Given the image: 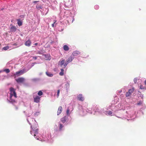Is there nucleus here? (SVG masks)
I'll list each match as a JSON object with an SVG mask.
<instances>
[{"label": "nucleus", "mask_w": 146, "mask_h": 146, "mask_svg": "<svg viewBox=\"0 0 146 146\" xmlns=\"http://www.w3.org/2000/svg\"><path fill=\"white\" fill-rule=\"evenodd\" d=\"M63 49L65 51H67L69 49L68 46L66 45H64L63 46Z\"/></svg>", "instance_id": "26"}, {"label": "nucleus", "mask_w": 146, "mask_h": 146, "mask_svg": "<svg viewBox=\"0 0 146 146\" xmlns=\"http://www.w3.org/2000/svg\"><path fill=\"white\" fill-rule=\"evenodd\" d=\"M119 93H121L122 92V90H120V91H119Z\"/></svg>", "instance_id": "53"}, {"label": "nucleus", "mask_w": 146, "mask_h": 146, "mask_svg": "<svg viewBox=\"0 0 146 146\" xmlns=\"http://www.w3.org/2000/svg\"><path fill=\"white\" fill-rule=\"evenodd\" d=\"M16 81L18 83H22L24 81V78H19L16 79Z\"/></svg>", "instance_id": "20"}, {"label": "nucleus", "mask_w": 146, "mask_h": 146, "mask_svg": "<svg viewBox=\"0 0 146 146\" xmlns=\"http://www.w3.org/2000/svg\"><path fill=\"white\" fill-rule=\"evenodd\" d=\"M68 12V13H69V12L68 11H65L64 12V13L65 14H66V13H67V12Z\"/></svg>", "instance_id": "52"}, {"label": "nucleus", "mask_w": 146, "mask_h": 146, "mask_svg": "<svg viewBox=\"0 0 146 146\" xmlns=\"http://www.w3.org/2000/svg\"><path fill=\"white\" fill-rule=\"evenodd\" d=\"M72 110H70V109L69 108H68L67 111H66V116H68V117L70 116V113H71L72 111L73 110V108H71Z\"/></svg>", "instance_id": "16"}, {"label": "nucleus", "mask_w": 146, "mask_h": 146, "mask_svg": "<svg viewBox=\"0 0 146 146\" xmlns=\"http://www.w3.org/2000/svg\"><path fill=\"white\" fill-rule=\"evenodd\" d=\"M104 109H102L98 106H96L93 107V111H94V113L95 114V113H102L103 112Z\"/></svg>", "instance_id": "5"}, {"label": "nucleus", "mask_w": 146, "mask_h": 146, "mask_svg": "<svg viewBox=\"0 0 146 146\" xmlns=\"http://www.w3.org/2000/svg\"><path fill=\"white\" fill-rule=\"evenodd\" d=\"M58 127V132L62 131L64 129V125L62 124L60 122L59 123Z\"/></svg>", "instance_id": "9"}, {"label": "nucleus", "mask_w": 146, "mask_h": 146, "mask_svg": "<svg viewBox=\"0 0 146 146\" xmlns=\"http://www.w3.org/2000/svg\"><path fill=\"white\" fill-rule=\"evenodd\" d=\"M103 113L108 116H111L114 115V113L111 111L106 110L105 108L104 109Z\"/></svg>", "instance_id": "8"}, {"label": "nucleus", "mask_w": 146, "mask_h": 146, "mask_svg": "<svg viewBox=\"0 0 146 146\" xmlns=\"http://www.w3.org/2000/svg\"><path fill=\"white\" fill-rule=\"evenodd\" d=\"M69 120L68 117V116H65L62 118L60 119L61 122L62 123H64L65 122H67Z\"/></svg>", "instance_id": "10"}, {"label": "nucleus", "mask_w": 146, "mask_h": 146, "mask_svg": "<svg viewBox=\"0 0 146 146\" xmlns=\"http://www.w3.org/2000/svg\"><path fill=\"white\" fill-rule=\"evenodd\" d=\"M53 10H55V8H53Z\"/></svg>", "instance_id": "61"}, {"label": "nucleus", "mask_w": 146, "mask_h": 146, "mask_svg": "<svg viewBox=\"0 0 146 146\" xmlns=\"http://www.w3.org/2000/svg\"><path fill=\"white\" fill-rule=\"evenodd\" d=\"M39 2V1H34L33 2V3L34 4H36L37 2Z\"/></svg>", "instance_id": "49"}, {"label": "nucleus", "mask_w": 146, "mask_h": 146, "mask_svg": "<svg viewBox=\"0 0 146 146\" xmlns=\"http://www.w3.org/2000/svg\"><path fill=\"white\" fill-rule=\"evenodd\" d=\"M43 94V93L42 90H40L38 93V96H41Z\"/></svg>", "instance_id": "34"}, {"label": "nucleus", "mask_w": 146, "mask_h": 146, "mask_svg": "<svg viewBox=\"0 0 146 146\" xmlns=\"http://www.w3.org/2000/svg\"><path fill=\"white\" fill-rule=\"evenodd\" d=\"M66 83H67V84H68V85H69V82H66Z\"/></svg>", "instance_id": "59"}, {"label": "nucleus", "mask_w": 146, "mask_h": 146, "mask_svg": "<svg viewBox=\"0 0 146 146\" xmlns=\"http://www.w3.org/2000/svg\"><path fill=\"white\" fill-rule=\"evenodd\" d=\"M77 99L79 101H83L84 100V98L82 94H80L77 96Z\"/></svg>", "instance_id": "13"}, {"label": "nucleus", "mask_w": 146, "mask_h": 146, "mask_svg": "<svg viewBox=\"0 0 146 146\" xmlns=\"http://www.w3.org/2000/svg\"><path fill=\"white\" fill-rule=\"evenodd\" d=\"M36 8L38 9H42V7L41 5H37L36 6Z\"/></svg>", "instance_id": "38"}, {"label": "nucleus", "mask_w": 146, "mask_h": 146, "mask_svg": "<svg viewBox=\"0 0 146 146\" xmlns=\"http://www.w3.org/2000/svg\"><path fill=\"white\" fill-rule=\"evenodd\" d=\"M144 83L146 85V80L145 81Z\"/></svg>", "instance_id": "56"}, {"label": "nucleus", "mask_w": 146, "mask_h": 146, "mask_svg": "<svg viewBox=\"0 0 146 146\" xmlns=\"http://www.w3.org/2000/svg\"><path fill=\"white\" fill-rule=\"evenodd\" d=\"M62 108L61 106H59V108H58V111H57V115H59L61 113V112L62 111Z\"/></svg>", "instance_id": "21"}, {"label": "nucleus", "mask_w": 146, "mask_h": 146, "mask_svg": "<svg viewBox=\"0 0 146 146\" xmlns=\"http://www.w3.org/2000/svg\"><path fill=\"white\" fill-rule=\"evenodd\" d=\"M17 23L19 26H20L22 25V21H21L20 19H17Z\"/></svg>", "instance_id": "25"}, {"label": "nucleus", "mask_w": 146, "mask_h": 146, "mask_svg": "<svg viewBox=\"0 0 146 146\" xmlns=\"http://www.w3.org/2000/svg\"><path fill=\"white\" fill-rule=\"evenodd\" d=\"M139 88L141 89V90L146 89V88H145V87L142 85H140Z\"/></svg>", "instance_id": "37"}, {"label": "nucleus", "mask_w": 146, "mask_h": 146, "mask_svg": "<svg viewBox=\"0 0 146 146\" xmlns=\"http://www.w3.org/2000/svg\"><path fill=\"white\" fill-rule=\"evenodd\" d=\"M60 92V90H57V97L58 98L59 96V94Z\"/></svg>", "instance_id": "45"}, {"label": "nucleus", "mask_w": 146, "mask_h": 146, "mask_svg": "<svg viewBox=\"0 0 146 146\" xmlns=\"http://www.w3.org/2000/svg\"><path fill=\"white\" fill-rule=\"evenodd\" d=\"M25 111H24V113H25Z\"/></svg>", "instance_id": "64"}, {"label": "nucleus", "mask_w": 146, "mask_h": 146, "mask_svg": "<svg viewBox=\"0 0 146 146\" xmlns=\"http://www.w3.org/2000/svg\"><path fill=\"white\" fill-rule=\"evenodd\" d=\"M15 109L16 110H17L18 109V108L17 107H15Z\"/></svg>", "instance_id": "55"}, {"label": "nucleus", "mask_w": 146, "mask_h": 146, "mask_svg": "<svg viewBox=\"0 0 146 146\" xmlns=\"http://www.w3.org/2000/svg\"><path fill=\"white\" fill-rule=\"evenodd\" d=\"M112 102V103L107 106L106 108H104L105 110H111L112 111H115V105L114 104V103Z\"/></svg>", "instance_id": "6"}, {"label": "nucleus", "mask_w": 146, "mask_h": 146, "mask_svg": "<svg viewBox=\"0 0 146 146\" xmlns=\"http://www.w3.org/2000/svg\"><path fill=\"white\" fill-rule=\"evenodd\" d=\"M42 73H40L39 74V75H42Z\"/></svg>", "instance_id": "58"}, {"label": "nucleus", "mask_w": 146, "mask_h": 146, "mask_svg": "<svg viewBox=\"0 0 146 146\" xmlns=\"http://www.w3.org/2000/svg\"><path fill=\"white\" fill-rule=\"evenodd\" d=\"M32 67V66H30L29 65H28L27 66V69L25 68L23 69L24 70H25V72H26L27 71H28L29 70H30Z\"/></svg>", "instance_id": "30"}, {"label": "nucleus", "mask_w": 146, "mask_h": 146, "mask_svg": "<svg viewBox=\"0 0 146 146\" xmlns=\"http://www.w3.org/2000/svg\"><path fill=\"white\" fill-rule=\"evenodd\" d=\"M31 113H30L29 114V115H28V116L29 117L30 115H31Z\"/></svg>", "instance_id": "57"}, {"label": "nucleus", "mask_w": 146, "mask_h": 146, "mask_svg": "<svg viewBox=\"0 0 146 146\" xmlns=\"http://www.w3.org/2000/svg\"><path fill=\"white\" fill-rule=\"evenodd\" d=\"M33 59L35 60L37 59V57L36 56H33Z\"/></svg>", "instance_id": "48"}, {"label": "nucleus", "mask_w": 146, "mask_h": 146, "mask_svg": "<svg viewBox=\"0 0 146 146\" xmlns=\"http://www.w3.org/2000/svg\"><path fill=\"white\" fill-rule=\"evenodd\" d=\"M81 52L78 50H75L73 51L72 54L71 55H72L74 57L75 56H76L80 54Z\"/></svg>", "instance_id": "15"}, {"label": "nucleus", "mask_w": 146, "mask_h": 146, "mask_svg": "<svg viewBox=\"0 0 146 146\" xmlns=\"http://www.w3.org/2000/svg\"><path fill=\"white\" fill-rule=\"evenodd\" d=\"M82 112V114H81L82 115H84L86 113V109H82V110L80 111V113H81V112Z\"/></svg>", "instance_id": "31"}, {"label": "nucleus", "mask_w": 146, "mask_h": 146, "mask_svg": "<svg viewBox=\"0 0 146 146\" xmlns=\"http://www.w3.org/2000/svg\"><path fill=\"white\" fill-rule=\"evenodd\" d=\"M65 59L63 58L61 59L58 62V66H60L62 68Z\"/></svg>", "instance_id": "12"}, {"label": "nucleus", "mask_w": 146, "mask_h": 146, "mask_svg": "<svg viewBox=\"0 0 146 146\" xmlns=\"http://www.w3.org/2000/svg\"><path fill=\"white\" fill-rule=\"evenodd\" d=\"M40 114V113L39 112H36L35 113V116H37Z\"/></svg>", "instance_id": "42"}, {"label": "nucleus", "mask_w": 146, "mask_h": 146, "mask_svg": "<svg viewBox=\"0 0 146 146\" xmlns=\"http://www.w3.org/2000/svg\"><path fill=\"white\" fill-rule=\"evenodd\" d=\"M31 42L30 40H28L27 41H26L25 43V45L27 46H30L31 44Z\"/></svg>", "instance_id": "24"}, {"label": "nucleus", "mask_w": 146, "mask_h": 146, "mask_svg": "<svg viewBox=\"0 0 146 146\" xmlns=\"http://www.w3.org/2000/svg\"><path fill=\"white\" fill-rule=\"evenodd\" d=\"M64 30V28L62 27H59L58 29V31L61 32Z\"/></svg>", "instance_id": "35"}, {"label": "nucleus", "mask_w": 146, "mask_h": 146, "mask_svg": "<svg viewBox=\"0 0 146 146\" xmlns=\"http://www.w3.org/2000/svg\"><path fill=\"white\" fill-rule=\"evenodd\" d=\"M34 100V102L36 103H39L40 102L41 97L38 96H36L35 97L33 96Z\"/></svg>", "instance_id": "14"}, {"label": "nucleus", "mask_w": 146, "mask_h": 146, "mask_svg": "<svg viewBox=\"0 0 146 146\" xmlns=\"http://www.w3.org/2000/svg\"><path fill=\"white\" fill-rule=\"evenodd\" d=\"M88 57V55L86 56V57H84V58H87V57Z\"/></svg>", "instance_id": "60"}, {"label": "nucleus", "mask_w": 146, "mask_h": 146, "mask_svg": "<svg viewBox=\"0 0 146 146\" xmlns=\"http://www.w3.org/2000/svg\"><path fill=\"white\" fill-rule=\"evenodd\" d=\"M117 117H118V118H121V117H117Z\"/></svg>", "instance_id": "63"}, {"label": "nucleus", "mask_w": 146, "mask_h": 146, "mask_svg": "<svg viewBox=\"0 0 146 146\" xmlns=\"http://www.w3.org/2000/svg\"><path fill=\"white\" fill-rule=\"evenodd\" d=\"M10 96L9 99H7V100L10 103L13 104H14L17 102L15 99L17 98V94L15 91V90L13 88H10Z\"/></svg>", "instance_id": "3"}, {"label": "nucleus", "mask_w": 146, "mask_h": 146, "mask_svg": "<svg viewBox=\"0 0 146 146\" xmlns=\"http://www.w3.org/2000/svg\"><path fill=\"white\" fill-rule=\"evenodd\" d=\"M39 63H38V62H35L31 64L32 66L33 67L35 64H39Z\"/></svg>", "instance_id": "44"}, {"label": "nucleus", "mask_w": 146, "mask_h": 146, "mask_svg": "<svg viewBox=\"0 0 146 146\" xmlns=\"http://www.w3.org/2000/svg\"><path fill=\"white\" fill-rule=\"evenodd\" d=\"M138 97H140L142 99H143V94H141V93H140V94H138Z\"/></svg>", "instance_id": "36"}, {"label": "nucleus", "mask_w": 146, "mask_h": 146, "mask_svg": "<svg viewBox=\"0 0 146 146\" xmlns=\"http://www.w3.org/2000/svg\"><path fill=\"white\" fill-rule=\"evenodd\" d=\"M32 121L34 120L35 122L34 124L32 125L29 122L28 118H27V120L29 124L31 125V128L30 133L31 134L34 136V137L36 139L41 141H50L51 142V139H52L50 133L48 132L45 133V135L43 134L40 135L38 133V125L36 122L35 119H32Z\"/></svg>", "instance_id": "1"}, {"label": "nucleus", "mask_w": 146, "mask_h": 146, "mask_svg": "<svg viewBox=\"0 0 146 146\" xmlns=\"http://www.w3.org/2000/svg\"><path fill=\"white\" fill-rule=\"evenodd\" d=\"M4 71L7 73H9L10 71L9 69L8 68H6L4 70Z\"/></svg>", "instance_id": "40"}, {"label": "nucleus", "mask_w": 146, "mask_h": 146, "mask_svg": "<svg viewBox=\"0 0 146 146\" xmlns=\"http://www.w3.org/2000/svg\"><path fill=\"white\" fill-rule=\"evenodd\" d=\"M142 107L140 108V110L137 112V113L136 115L135 114H131L132 117L131 120H133L136 117H139L141 115H142L144 114V112L143 110H145L146 108V106L145 104L142 105Z\"/></svg>", "instance_id": "4"}, {"label": "nucleus", "mask_w": 146, "mask_h": 146, "mask_svg": "<svg viewBox=\"0 0 146 146\" xmlns=\"http://www.w3.org/2000/svg\"><path fill=\"white\" fill-rule=\"evenodd\" d=\"M68 64V62L66 61L64 63V64L63 65L62 68H65Z\"/></svg>", "instance_id": "33"}, {"label": "nucleus", "mask_w": 146, "mask_h": 146, "mask_svg": "<svg viewBox=\"0 0 146 146\" xmlns=\"http://www.w3.org/2000/svg\"><path fill=\"white\" fill-rule=\"evenodd\" d=\"M144 104H143V100H139L137 102V105L138 106H142V105H143Z\"/></svg>", "instance_id": "28"}, {"label": "nucleus", "mask_w": 146, "mask_h": 146, "mask_svg": "<svg viewBox=\"0 0 146 146\" xmlns=\"http://www.w3.org/2000/svg\"><path fill=\"white\" fill-rule=\"evenodd\" d=\"M38 53L40 54H42V53L40 51H38Z\"/></svg>", "instance_id": "51"}, {"label": "nucleus", "mask_w": 146, "mask_h": 146, "mask_svg": "<svg viewBox=\"0 0 146 146\" xmlns=\"http://www.w3.org/2000/svg\"><path fill=\"white\" fill-rule=\"evenodd\" d=\"M46 74L47 76L48 77H52L53 76V74L48 71L46 72Z\"/></svg>", "instance_id": "27"}, {"label": "nucleus", "mask_w": 146, "mask_h": 146, "mask_svg": "<svg viewBox=\"0 0 146 146\" xmlns=\"http://www.w3.org/2000/svg\"><path fill=\"white\" fill-rule=\"evenodd\" d=\"M99 6L98 5H95L94 7V9L96 10H97L99 9Z\"/></svg>", "instance_id": "43"}, {"label": "nucleus", "mask_w": 146, "mask_h": 146, "mask_svg": "<svg viewBox=\"0 0 146 146\" xmlns=\"http://www.w3.org/2000/svg\"><path fill=\"white\" fill-rule=\"evenodd\" d=\"M72 108V107H71V108H69L70 109V110H72L71 108Z\"/></svg>", "instance_id": "62"}, {"label": "nucleus", "mask_w": 146, "mask_h": 146, "mask_svg": "<svg viewBox=\"0 0 146 146\" xmlns=\"http://www.w3.org/2000/svg\"><path fill=\"white\" fill-rule=\"evenodd\" d=\"M25 72L24 70L23 69V70H21L18 72H16L15 74L16 75L19 76L23 74Z\"/></svg>", "instance_id": "17"}, {"label": "nucleus", "mask_w": 146, "mask_h": 146, "mask_svg": "<svg viewBox=\"0 0 146 146\" xmlns=\"http://www.w3.org/2000/svg\"><path fill=\"white\" fill-rule=\"evenodd\" d=\"M45 57V58L46 60H50L51 59V58L50 55L49 54H44V55Z\"/></svg>", "instance_id": "23"}, {"label": "nucleus", "mask_w": 146, "mask_h": 146, "mask_svg": "<svg viewBox=\"0 0 146 146\" xmlns=\"http://www.w3.org/2000/svg\"><path fill=\"white\" fill-rule=\"evenodd\" d=\"M20 17L21 18H24V15H20Z\"/></svg>", "instance_id": "50"}, {"label": "nucleus", "mask_w": 146, "mask_h": 146, "mask_svg": "<svg viewBox=\"0 0 146 146\" xmlns=\"http://www.w3.org/2000/svg\"><path fill=\"white\" fill-rule=\"evenodd\" d=\"M32 80L34 82H37L40 80V79L39 78H34L32 79Z\"/></svg>", "instance_id": "32"}, {"label": "nucleus", "mask_w": 146, "mask_h": 146, "mask_svg": "<svg viewBox=\"0 0 146 146\" xmlns=\"http://www.w3.org/2000/svg\"><path fill=\"white\" fill-rule=\"evenodd\" d=\"M137 79V78H134L133 81H134V82L135 83H136Z\"/></svg>", "instance_id": "47"}, {"label": "nucleus", "mask_w": 146, "mask_h": 146, "mask_svg": "<svg viewBox=\"0 0 146 146\" xmlns=\"http://www.w3.org/2000/svg\"><path fill=\"white\" fill-rule=\"evenodd\" d=\"M134 91L133 88L130 89L128 90V92H127L126 93L125 96L127 97H129H129H131V94Z\"/></svg>", "instance_id": "11"}, {"label": "nucleus", "mask_w": 146, "mask_h": 146, "mask_svg": "<svg viewBox=\"0 0 146 146\" xmlns=\"http://www.w3.org/2000/svg\"><path fill=\"white\" fill-rule=\"evenodd\" d=\"M59 15L61 16V17H62V15L61 14V12H60V13L59 14Z\"/></svg>", "instance_id": "54"}, {"label": "nucleus", "mask_w": 146, "mask_h": 146, "mask_svg": "<svg viewBox=\"0 0 146 146\" xmlns=\"http://www.w3.org/2000/svg\"><path fill=\"white\" fill-rule=\"evenodd\" d=\"M9 46H5L3 48H2V50H8V49H9Z\"/></svg>", "instance_id": "39"}, {"label": "nucleus", "mask_w": 146, "mask_h": 146, "mask_svg": "<svg viewBox=\"0 0 146 146\" xmlns=\"http://www.w3.org/2000/svg\"><path fill=\"white\" fill-rule=\"evenodd\" d=\"M17 28L15 26H12L10 28L11 31L12 33L15 32Z\"/></svg>", "instance_id": "22"}, {"label": "nucleus", "mask_w": 146, "mask_h": 146, "mask_svg": "<svg viewBox=\"0 0 146 146\" xmlns=\"http://www.w3.org/2000/svg\"><path fill=\"white\" fill-rule=\"evenodd\" d=\"M41 44H40V43H35V44H34V45H36V46L38 45V46H40L41 45Z\"/></svg>", "instance_id": "46"}, {"label": "nucleus", "mask_w": 146, "mask_h": 146, "mask_svg": "<svg viewBox=\"0 0 146 146\" xmlns=\"http://www.w3.org/2000/svg\"><path fill=\"white\" fill-rule=\"evenodd\" d=\"M74 58L73 57L72 55H71L66 61L69 63L72 61Z\"/></svg>", "instance_id": "18"}, {"label": "nucleus", "mask_w": 146, "mask_h": 146, "mask_svg": "<svg viewBox=\"0 0 146 146\" xmlns=\"http://www.w3.org/2000/svg\"><path fill=\"white\" fill-rule=\"evenodd\" d=\"M86 111L87 112L90 113L92 114H94V111H93V107L92 108H89L86 109Z\"/></svg>", "instance_id": "19"}, {"label": "nucleus", "mask_w": 146, "mask_h": 146, "mask_svg": "<svg viewBox=\"0 0 146 146\" xmlns=\"http://www.w3.org/2000/svg\"><path fill=\"white\" fill-rule=\"evenodd\" d=\"M56 20H54V23L52 24V27H54L55 24V25H56Z\"/></svg>", "instance_id": "41"}, {"label": "nucleus", "mask_w": 146, "mask_h": 146, "mask_svg": "<svg viewBox=\"0 0 146 146\" xmlns=\"http://www.w3.org/2000/svg\"><path fill=\"white\" fill-rule=\"evenodd\" d=\"M63 17L65 20H66L68 23H70L71 21L72 23L74 20V19L73 17L70 16L69 15H64L63 16Z\"/></svg>", "instance_id": "7"}, {"label": "nucleus", "mask_w": 146, "mask_h": 146, "mask_svg": "<svg viewBox=\"0 0 146 146\" xmlns=\"http://www.w3.org/2000/svg\"><path fill=\"white\" fill-rule=\"evenodd\" d=\"M130 108L129 105L125 102L119 104L117 106L115 105V111L117 110H123V117L128 120H131L132 117L131 112L128 110H129Z\"/></svg>", "instance_id": "2"}, {"label": "nucleus", "mask_w": 146, "mask_h": 146, "mask_svg": "<svg viewBox=\"0 0 146 146\" xmlns=\"http://www.w3.org/2000/svg\"><path fill=\"white\" fill-rule=\"evenodd\" d=\"M64 68H61L60 70V72L59 73V74L61 76H62L64 75V70L63 69Z\"/></svg>", "instance_id": "29"}]
</instances>
